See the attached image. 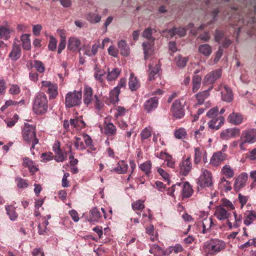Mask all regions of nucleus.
Masks as SVG:
<instances>
[{"instance_id": "obj_1", "label": "nucleus", "mask_w": 256, "mask_h": 256, "mask_svg": "<svg viewBox=\"0 0 256 256\" xmlns=\"http://www.w3.org/2000/svg\"><path fill=\"white\" fill-rule=\"evenodd\" d=\"M226 246L224 241L218 239H210L206 242L202 246L206 256L214 255L223 250Z\"/></svg>"}, {"instance_id": "obj_2", "label": "nucleus", "mask_w": 256, "mask_h": 256, "mask_svg": "<svg viewBox=\"0 0 256 256\" xmlns=\"http://www.w3.org/2000/svg\"><path fill=\"white\" fill-rule=\"evenodd\" d=\"M48 109V100L46 95L44 93H38L35 97L32 106V110L36 114H44Z\"/></svg>"}, {"instance_id": "obj_3", "label": "nucleus", "mask_w": 256, "mask_h": 256, "mask_svg": "<svg viewBox=\"0 0 256 256\" xmlns=\"http://www.w3.org/2000/svg\"><path fill=\"white\" fill-rule=\"evenodd\" d=\"M82 92L81 90H74L68 92L65 96L66 108H72L79 106L82 104Z\"/></svg>"}, {"instance_id": "obj_4", "label": "nucleus", "mask_w": 256, "mask_h": 256, "mask_svg": "<svg viewBox=\"0 0 256 256\" xmlns=\"http://www.w3.org/2000/svg\"><path fill=\"white\" fill-rule=\"evenodd\" d=\"M152 29L148 28L144 30L142 34L144 38L148 39L149 41L148 42H144L142 43L144 58L146 60L153 52L154 42L155 39L152 36Z\"/></svg>"}, {"instance_id": "obj_5", "label": "nucleus", "mask_w": 256, "mask_h": 256, "mask_svg": "<svg viewBox=\"0 0 256 256\" xmlns=\"http://www.w3.org/2000/svg\"><path fill=\"white\" fill-rule=\"evenodd\" d=\"M202 174L198 179V185L202 188L211 186L212 185L211 172L205 169H202Z\"/></svg>"}, {"instance_id": "obj_6", "label": "nucleus", "mask_w": 256, "mask_h": 256, "mask_svg": "<svg viewBox=\"0 0 256 256\" xmlns=\"http://www.w3.org/2000/svg\"><path fill=\"white\" fill-rule=\"evenodd\" d=\"M185 102L184 100H176L172 104L171 110L174 116L176 118H181L184 115V109Z\"/></svg>"}, {"instance_id": "obj_7", "label": "nucleus", "mask_w": 256, "mask_h": 256, "mask_svg": "<svg viewBox=\"0 0 256 256\" xmlns=\"http://www.w3.org/2000/svg\"><path fill=\"white\" fill-rule=\"evenodd\" d=\"M24 140L28 143L36 138L35 127L28 124H25L22 130Z\"/></svg>"}, {"instance_id": "obj_8", "label": "nucleus", "mask_w": 256, "mask_h": 256, "mask_svg": "<svg viewBox=\"0 0 256 256\" xmlns=\"http://www.w3.org/2000/svg\"><path fill=\"white\" fill-rule=\"evenodd\" d=\"M240 140L248 144L256 142V129H250L243 132L241 135Z\"/></svg>"}, {"instance_id": "obj_9", "label": "nucleus", "mask_w": 256, "mask_h": 256, "mask_svg": "<svg viewBox=\"0 0 256 256\" xmlns=\"http://www.w3.org/2000/svg\"><path fill=\"white\" fill-rule=\"evenodd\" d=\"M240 134V130L238 128H233L226 129L222 132L220 138L224 140H228L234 138Z\"/></svg>"}, {"instance_id": "obj_10", "label": "nucleus", "mask_w": 256, "mask_h": 256, "mask_svg": "<svg viewBox=\"0 0 256 256\" xmlns=\"http://www.w3.org/2000/svg\"><path fill=\"white\" fill-rule=\"evenodd\" d=\"M194 163L198 164L200 162L202 159L204 164L208 162V154L206 152L203 148H195L194 149Z\"/></svg>"}, {"instance_id": "obj_11", "label": "nucleus", "mask_w": 256, "mask_h": 256, "mask_svg": "<svg viewBox=\"0 0 256 256\" xmlns=\"http://www.w3.org/2000/svg\"><path fill=\"white\" fill-rule=\"evenodd\" d=\"M190 159L191 158L189 156L180 163V172L181 174L185 176L190 172L192 168Z\"/></svg>"}, {"instance_id": "obj_12", "label": "nucleus", "mask_w": 256, "mask_h": 256, "mask_svg": "<svg viewBox=\"0 0 256 256\" xmlns=\"http://www.w3.org/2000/svg\"><path fill=\"white\" fill-rule=\"evenodd\" d=\"M230 214L222 206H217L215 208L214 216L220 220H228Z\"/></svg>"}, {"instance_id": "obj_13", "label": "nucleus", "mask_w": 256, "mask_h": 256, "mask_svg": "<svg viewBox=\"0 0 256 256\" xmlns=\"http://www.w3.org/2000/svg\"><path fill=\"white\" fill-rule=\"evenodd\" d=\"M222 76L221 70H216L208 74L203 79V82L206 84H212Z\"/></svg>"}, {"instance_id": "obj_14", "label": "nucleus", "mask_w": 256, "mask_h": 256, "mask_svg": "<svg viewBox=\"0 0 256 256\" xmlns=\"http://www.w3.org/2000/svg\"><path fill=\"white\" fill-rule=\"evenodd\" d=\"M221 91V98L222 100L229 102L233 100L232 92L226 86L220 85L219 87Z\"/></svg>"}, {"instance_id": "obj_15", "label": "nucleus", "mask_w": 256, "mask_h": 256, "mask_svg": "<svg viewBox=\"0 0 256 256\" xmlns=\"http://www.w3.org/2000/svg\"><path fill=\"white\" fill-rule=\"evenodd\" d=\"M226 155L222 151L215 152L210 158V164L214 166H218L226 159Z\"/></svg>"}, {"instance_id": "obj_16", "label": "nucleus", "mask_w": 256, "mask_h": 256, "mask_svg": "<svg viewBox=\"0 0 256 256\" xmlns=\"http://www.w3.org/2000/svg\"><path fill=\"white\" fill-rule=\"evenodd\" d=\"M162 33L168 38H172L176 34H178L180 36H184L186 34V30L184 28H173L169 30H166L163 31Z\"/></svg>"}, {"instance_id": "obj_17", "label": "nucleus", "mask_w": 256, "mask_h": 256, "mask_svg": "<svg viewBox=\"0 0 256 256\" xmlns=\"http://www.w3.org/2000/svg\"><path fill=\"white\" fill-rule=\"evenodd\" d=\"M224 118L222 116L212 118L211 120L208 122V128L217 130L224 124Z\"/></svg>"}, {"instance_id": "obj_18", "label": "nucleus", "mask_w": 256, "mask_h": 256, "mask_svg": "<svg viewBox=\"0 0 256 256\" xmlns=\"http://www.w3.org/2000/svg\"><path fill=\"white\" fill-rule=\"evenodd\" d=\"M158 106V98L156 96L152 97L147 100L144 104V110L148 112L154 110Z\"/></svg>"}, {"instance_id": "obj_19", "label": "nucleus", "mask_w": 256, "mask_h": 256, "mask_svg": "<svg viewBox=\"0 0 256 256\" xmlns=\"http://www.w3.org/2000/svg\"><path fill=\"white\" fill-rule=\"evenodd\" d=\"M228 121L234 125H238L243 121V116L241 114L237 112H232L228 118Z\"/></svg>"}, {"instance_id": "obj_20", "label": "nucleus", "mask_w": 256, "mask_h": 256, "mask_svg": "<svg viewBox=\"0 0 256 256\" xmlns=\"http://www.w3.org/2000/svg\"><path fill=\"white\" fill-rule=\"evenodd\" d=\"M149 74L148 80L151 81L155 78L158 75V72L160 69V66L156 62H153L148 64Z\"/></svg>"}, {"instance_id": "obj_21", "label": "nucleus", "mask_w": 256, "mask_h": 256, "mask_svg": "<svg viewBox=\"0 0 256 256\" xmlns=\"http://www.w3.org/2000/svg\"><path fill=\"white\" fill-rule=\"evenodd\" d=\"M234 222H232V219H228L227 220V224L230 228H237L239 227L242 222V216L238 214L236 212H234Z\"/></svg>"}, {"instance_id": "obj_22", "label": "nucleus", "mask_w": 256, "mask_h": 256, "mask_svg": "<svg viewBox=\"0 0 256 256\" xmlns=\"http://www.w3.org/2000/svg\"><path fill=\"white\" fill-rule=\"evenodd\" d=\"M93 90L88 86H84V102L86 105L90 104L92 100Z\"/></svg>"}, {"instance_id": "obj_23", "label": "nucleus", "mask_w": 256, "mask_h": 256, "mask_svg": "<svg viewBox=\"0 0 256 256\" xmlns=\"http://www.w3.org/2000/svg\"><path fill=\"white\" fill-rule=\"evenodd\" d=\"M128 166L124 160L119 161L116 168L111 170L112 172H115L118 174H123L126 172Z\"/></svg>"}, {"instance_id": "obj_24", "label": "nucleus", "mask_w": 256, "mask_h": 256, "mask_svg": "<svg viewBox=\"0 0 256 256\" xmlns=\"http://www.w3.org/2000/svg\"><path fill=\"white\" fill-rule=\"evenodd\" d=\"M24 166L28 167L29 172L32 173H35L38 169L36 164L28 158H24L23 159Z\"/></svg>"}, {"instance_id": "obj_25", "label": "nucleus", "mask_w": 256, "mask_h": 256, "mask_svg": "<svg viewBox=\"0 0 256 256\" xmlns=\"http://www.w3.org/2000/svg\"><path fill=\"white\" fill-rule=\"evenodd\" d=\"M70 124L72 127L77 130H81L86 126V123L82 118V116L77 117L74 119L71 118L70 120Z\"/></svg>"}, {"instance_id": "obj_26", "label": "nucleus", "mask_w": 256, "mask_h": 256, "mask_svg": "<svg viewBox=\"0 0 256 256\" xmlns=\"http://www.w3.org/2000/svg\"><path fill=\"white\" fill-rule=\"evenodd\" d=\"M118 46L122 55L125 56H128L130 49L126 40H120L118 42Z\"/></svg>"}, {"instance_id": "obj_27", "label": "nucleus", "mask_w": 256, "mask_h": 256, "mask_svg": "<svg viewBox=\"0 0 256 256\" xmlns=\"http://www.w3.org/2000/svg\"><path fill=\"white\" fill-rule=\"evenodd\" d=\"M21 56V50L20 46L16 43H14L12 48L9 54V57L13 60H16L20 58Z\"/></svg>"}, {"instance_id": "obj_28", "label": "nucleus", "mask_w": 256, "mask_h": 256, "mask_svg": "<svg viewBox=\"0 0 256 256\" xmlns=\"http://www.w3.org/2000/svg\"><path fill=\"white\" fill-rule=\"evenodd\" d=\"M128 86L132 91H135L140 86V82L134 74H130L129 78Z\"/></svg>"}, {"instance_id": "obj_29", "label": "nucleus", "mask_w": 256, "mask_h": 256, "mask_svg": "<svg viewBox=\"0 0 256 256\" xmlns=\"http://www.w3.org/2000/svg\"><path fill=\"white\" fill-rule=\"evenodd\" d=\"M80 44V41L74 37L70 38L68 40V48L72 52L77 50Z\"/></svg>"}, {"instance_id": "obj_30", "label": "nucleus", "mask_w": 256, "mask_h": 256, "mask_svg": "<svg viewBox=\"0 0 256 256\" xmlns=\"http://www.w3.org/2000/svg\"><path fill=\"white\" fill-rule=\"evenodd\" d=\"M248 180V174L246 173L240 174L235 180V187L237 188H240L244 186Z\"/></svg>"}, {"instance_id": "obj_31", "label": "nucleus", "mask_w": 256, "mask_h": 256, "mask_svg": "<svg viewBox=\"0 0 256 256\" xmlns=\"http://www.w3.org/2000/svg\"><path fill=\"white\" fill-rule=\"evenodd\" d=\"M244 224L246 226H249L252 224L253 221L256 218V212L254 210H247L244 213Z\"/></svg>"}, {"instance_id": "obj_32", "label": "nucleus", "mask_w": 256, "mask_h": 256, "mask_svg": "<svg viewBox=\"0 0 256 256\" xmlns=\"http://www.w3.org/2000/svg\"><path fill=\"white\" fill-rule=\"evenodd\" d=\"M5 208L10 219L12 221H15L18 217V214L16 212V208L12 205H7L5 206Z\"/></svg>"}, {"instance_id": "obj_33", "label": "nucleus", "mask_w": 256, "mask_h": 256, "mask_svg": "<svg viewBox=\"0 0 256 256\" xmlns=\"http://www.w3.org/2000/svg\"><path fill=\"white\" fill-rule=\"evenodd\" d=\"M121 72V70L118 68H113L111 71L108 69L106 78L108 81L116 80L119 76Z\"/></svg>"}, {"instance_id": "obj_34", "label": "nucleus", "mask_w": 256, "mask_h": 256, "mask_svg": "<svg viewBox=\"0 0 256 256\" xmlns=\"http://www.w3.org/2000/svg\"><path fill=\"white\" fill-rule=\"evenodd\" d=\"M212 224V220L211 218H208V216L207 218H204L202 221V226L203 228L202 232L204 234L208 233L210 230Z\"/></svg>"}, {"instance_id": "obj_35", "label": "nucleus", "mask_w": 256, "mask_h": 256, "mask_svg": "<svg viewBox=\"0 0 256 256\" xmlns=\"http://www.w3.org/2000/svg\"><path fill=\"white\" fill-rule=\"evenodd\" d=\"M22 46L25 50H30L31 48L30 40L29 34H23L20 36Z\"/></svg>"}, {"instance_id": "obj_36", "label": "nucleus", "mask_w": 256, "mask_h": 256, "mask_svg": "<svg viewBox=\"0 0 256 256\" xmlns=\"http://www.w3.org/2000/svg\"><path fill=\"white\" fill-rule=\"evenodd\" d=\"M198 50L206 56H209L212 52L211 46L206 44L200 45L198 48Z\"/></svg>"}, {"instance_id": "obj_37", "label": "nucleus", "mask_w": 256, "mask_h": 256, "mask_svg": "<svg viewBox=\"0 0 256 256\" xmlns=\"http://www.w3.org/2000/svg\"><path fill=\"white\" fill-rule=\"evenodd\" d=\"M104 130L106 134L112 136L116 133V128L112 123L104 122Z\"/></svg>"}, {"instance_id": "obj_38", "label": "nucleus", "mask_w": 256, "mask_h": 256, "mask_svg": "<svg viewBox=\"0 0 256 256\" xmlns=\"http://www.w3.org/2000/svg\"><path fill=\"white\" fill-rule=\"evenodd\" d=\"M212 88L211 87L208 90H204L196 94V98L199 104H202L204 103V100L208 98L210 95V90Z\"/></svg>"}, {"instance_id": "obj_39", "label": "nucleus", "mask_w": 256, "mask_h": 256, "mask_svg": "<svg viewBox=\"0 0 256 256\" xmlns=\"http://www.w3.org/2000/svg\"><path fill=\"white\" fill-rule=\"evenodd\" d=\"M120 90L118 87L114 88L110 92L109 98L111 103L116 104L119 100Z\"/></svg>"}, {"instance_id": "obj_40", "label": "nucleus", "mask_w": 256, "mask_h": 256, "mask_svg": "<svg viewBox=\"0 0 256 256\" xmlns=\"http://www.w3.org/2000/svg\"><path fill=\"white\" fill-rule=\"evenodd\" d=\"M106 72L104 70L100 69L97 66L94 68V77L96 80L102 83L104 82Z\"/></svg>"}, {"instance_id": "obj_41", "label": "nucleus", "mask_w": 256, "mask_h": 256, "mask_svg": "<svg viewBox=\"0 0 256 256\" xmlns=\"http://www.w3.org/2000/svg\"><path fill=\"white\" fill-rule=\"evenodd\" d=\"M202 78L198 75H194L192 80V92H195L200 88L201 85Z\"/></svg>"}, {"instance_id": "obj_42", "label": "nucleus", "mask_w": 256, "mask_h": 256, "mask_svg": "<svg viewBox=\"0 0 256 256\" xmlns=\"http://www.w3.org/2000/svg\"><path fill=\"white\" fill-rule=\"evenodd\" d=\"M149 252L154 254V256H162L164 250L158 244H154L151 246Z\"/></svg>"}, {"instance_id": "obj_43", "label": "nucleus", "mask_w": 256, "mask_h": 256, "mask_svg": "<svg viewBox=\"0 0 256 256\" xmlns=\"http://www.w3.org/2000/svg\"><path fill=\"white\" fill-rule=\"evenodd\" d=\"M100 218V212L96 208H94L90 211L88 220L90 222H98Z\"/></svg>"}, {"instance_id": "obj_44", "label": "nucleus", "mask_w": 256, "mask_h": 256, "mask_svg": "<svg viewBox=\"0 0 256 256\" xmlns=\"http://www.w3.org/2000/svg\"><path fill=\"white\" fill-rule=\"evenodd\" d=\"M182 196L184 198H189L192 194V190L190 184L186 182L182 184Z\"/></svg>"}, {"instance_id": "obj_45", "label": "nucleus", "mask_w": 256, "mask_h": 256, "mask_svg": "<svg viewBox=\"0 0 256 256\" xmlns=\"http://www.w3.org/2000/svg\"><path fill=\"white\" fill-rule=\"evenodd\" d=\"M86 18L92 24L98 23L101 20V16L99 14L89 13L86 16Z\"/></svg>"}, {"instance_id": "obj_46", "label": "nucleus", "mask_w": 256, "mask_h": 256, "mask_svg": "<svg viewBox=\"0 0 256 256\" xmlns=\"http://www.w3.org/2000/svg\"><path fill=\"white\" fill-rule=\"evenodd\" d=\"M10 30L3 26H0V38L7 40L10 38Z\"/></svg>"}, {"instance_id": "obj_47", "label": "nucleus", "mask_w": 256, "mask_h": 256, "mask_svg": "<svg viewBox=\"0 0 256 256\" xmlns=\"http://www.w3.org/2000/svg\"><path fill=\"white\" fill-rule=\"evenodd\" d=\"M222 172L227 178H231L234 176L233 169L228 165H225L222 167Z\"/></svg>"}, {"instance_id": "obj_48", "label": "nucleus", "mask_w": 256, "mask_h": 256, "mask_svg": "<svg viewBox=\"0 0 256 256\" xmlns=\"http://www.w3.org/2000/svg\"><path fill=\"white\" fill-rule=\"evenodd\" d=\"M187 135L186 130L182 128L176 129L174 131V136L177 139H182L186 138Z\"/></svg>"}, {"instance_id": "obj_49", "label": "nucleus", "mask_w": 256, "mask_h": 256, "mask_svg": "<svg viewBox=\"0 0 256 256\" xmlns=\"http://www.w3.org/2000/svg\"><path fill=\"white\" fill-rule=\"evenodd\" d=\"M142 170L145 172L146 174L148 175L150 173L152 163L150 161H146L142 164L139 166Z\"/></svg>"}, {"instance_id": "obj_50", "label": "nucleus", "mask_w": 256, "mask_h": 256, "mask_svg": "<svg viewBox=\"0 0 256 256\" xmlns=\"http://www.w3.org/2000/svg\"><path fill=\"white\" fill-rule=\"evenodd\" d=\"M47 92L50 94V98H54L58 94V86L55 84H52L48 89Z\"/></svg>"}, {"instance_id": "obj_51", "label": "nucleus", "mask_w": 256, "mask_h": 256, "mask_svg": "<svg viewBox=\"0 0 256 256\" xmlns=\"http://www.w3.org/2000/svg\"><path fill=\"white\" fill-rule=\"evenodd\" d=\"M84 139L82 138H76V140L74 142V144L76 150H84L86 148V146L84 143Z\"/></svg>"}, {"instance_id": "obj_52", "label": "nucleus", "mask_w": 256, "mask_h": 256, "mask_svg": "<svg viewBox=\"0 0 256 256\" xmlns=\"http://www.w3.org/2000/svg\"><path fill=\"white\" fill-rule=\"evenodd\" d=\"M188 61V59L187 58L182 57L180 56H179L176 58V65L180 68L184 67Z\"/></svg>"}, {"instance_id": "obj_53", "label": "nucleus", "mask_w": 256, "mask_h": 256, "mask_svg": "<svg viewBox=\"0 0 256 256\" xmlns=\"http://www.w3.org/2000/svg\"><path fill=\"white\" fill-rule=\"evenodd\" d=\"M33 66L38 72L43 73L44 72L45 66L42 62L38 60H35L34 61Z\"/></svg>"}, {"instance_id": "obj_54", "label": "nucleus", "mask_w": 256, "mask_h": 256, "mask_svg": "<svg viewBox=\"0 0 256 256\" xmlns=\"http://www.w3.org/2000/svg\"><path fill=\"white\" fill-rule=\"evenodd\" d=\"M144 201L142 200H138L134 202L132 206L134 210H142L144 208Z\"/></svg>"}, {"instance_id": "obj_55", "label": "nucleus", "mask_w": 256, "mask_h": 256, "mask_svg": "<svg viewBox=\"0 0 256 256\" xmlns=\"http://www.w3.org/2000/svg\"><path fill=\"white\" fill-rule=\"evenodd\" d=\"M82 138L85 142L84 144L86 146H89L90 148L92 150H95L96 148L92 146V140L88 134H84Z\"/></svg>"}, {"instance_id": "obj_56", "label": "nucleus", "mask_w": 256, "mask_h": 256, "mask_svg": "<svg viewBox=\"0 0 256 256\" xmlns=\"http://www.w3.org/2000/svg\"><path fill=\"white\" fill-rule=\"evenodd\" d=\"M48 224V220H45L44 222L39 224L38 226V234H44L46 232L47 228L46 226Z\"/></svg>"}, {"instance_id": "obj_57", "label": "nucleus", "mask_w": 256, "mask_h": 256, "mask_svg": "<svg viewBox=\"0 0 256 256\" xmlns=\"http://www.w3.org/2000/svg\"><path fill=\"white\" fill-rule=\"evenodd\" d=\"M152 135V130L150 128H146L141 132L140 136L142 140L148 138Z\"/></svg>"}, {"instance_id": "obj_58", "label": "nucleus", "mask_w": 256, "mask_h": 256, "mask_svg": "<svg viewBox=\"0 0 256 256\" xmlns=\"http://www.w3.org/2000/svg\"><path fill=\"white\" fill-rule=\"evenodd\" d=\"M218 107L216 106L209 110L208 112H207L206 115L208 118H216V116H220L218 114Z\"/></svg>"}, {"instance_id": "obj_59", "label": "nucleus", "mask_w": 256, "mask_h": 256, "mask_svg": "<svg viewBox=\"0 0 256 256\" xmlns=\"http://www.w3.org/2000/svg\"><path fill=\"white\" fill-rule=\"evenodd\" d=\"M57 44V40L53 36H50V40L48 45V49L51 51H54L56 50Z\"/></svg>"}, {"instance_id": "obj_60", "label": "nucleus", "mask_w": 256, "mask_h": 256, "mask_svg": "<svg viewBox=\"0 0 256 256\" xmlns=\"http://www.w3.org/2000/svg\"><path fill=\"white\" fill-rule=\"evenodd\" d=\"M164 161L166 162V165L168 167L170 168L174 167L176 160L170 154L167 156Z\"/></svg>"}, {"instance_id": "obj_61", "label": "nucleus", "mask_w": 256, "mask_h": 256, "mask_svg": "<svg viewBox=\"0 0 256 256\" xmlns=\"http://www.w3.org/2000/svg\"><path fill=\"white\" fill-rule=\"evenodd\" d=\"M220 184L224 187V189L226 191H230L232 190L230 182L226 180L224 178H222L220 179Z\"/></svg>"}, {"instance_id": "obj_62", "label": "nucleus", "mask_w": 256, "mask_h": 256, "mask_svg": "<svg viewBox=\"0 0 256 256\" xmlns=\"http://www.w3.org/2000/svg\"><path fill=\"white\" fill-rule=\"evenodd\" d=\"M222 206L224 208V206L226 207L228 210H234L235 208V206L232 202L230 201L227 199H223Z\"/></svg>"}, {"instance_id": "obj_63", "label": "nucleus", "mask_w": 256, "mask_h": 256, "mask_svg": "<svg viewBox=\"0 0 256 256\" xmlns=\"http://www.w3.org/2000/svg\"><path fill=\"white\" fill-rule=\"evenodd\" d=\"M42 162H47L52 159L53 156L52 152L42 153L40 156Z\"/></svg>"}, {"instance_id": "obj_64", "label": "nucleus", "mask_w": 256, "mask_h": 256, "mask_svg": "<svg viewBox=\"0 0 256 256\" xmlns=\"http://www.w3.org/2000/svg\"><path fill=\"white\" fill-rule=\"evenodd\" d=\"M16 181L17 182L18 186L20 188H26L28 186L26 180L20 178H17Z\"/></svg>"}]
</instances>
